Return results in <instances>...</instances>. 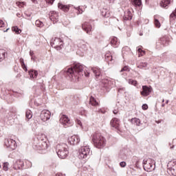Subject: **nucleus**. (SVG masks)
<instances>
[{
  "mask_svg": "<svg viewBox=\"0 0 176 176\" xmlns=\"http://www.w3.org/2000/svg\"><path fill=\"white\" fill-rule=\"evenodd\" d=\"M173 148H174V146H171V147H170V149H173Z\"/></svg>",
  "mask_w": 176,
  "mask_h": 176,
  "instance_id": "69168bd1",
  "label": "nucleus"
},
{
  "mask_svg": "<svg viewBox=\"0 0 176 176\" xmlns=\"http://www.w3.org/2000/svg\"><path fill=\"white\" fill-rule=\"evenodd\" d=\"M124 71H126V72H130V69L129 68L128 66H125V67H124L123 68H122V69L120 70V72H124Z\"/></svg>",
  "mask_w": 176,
  "mask_h": 176,
  "instance_id": "37998d69",
  "label": "nucleus"
},
{
  "mask_svg": "<svg viewBox=\"0 0 176 176\" xmlns=\"http://www.w3.org/2000/svg\"><path fill=\"white\" fill-rule=\"evenodd\" d=\"M120 121L119 120V119L114 118L111 120L110 124L114 129L119 130V127L120 126Z\"/></svg>",
  "mask_w": 176,
  "mask_h": 176,
  "instance_id": "dca6fc26",
  "label": "nucleus"
},
{
  "mask_svg": "<svg viewBox=\"0 0 176 176\" xmlns=\"http://www.w3.org/2000/svg\"><path fill=\"white\" fill-rule=\"evenodd\" d=\"M76 122L77 123V124H78V126H80L82 127V121L80 120H76Z\"/></svg>",
  "mask_w": 176,
  "mask_h": 176,
  "instance_id": "8fccbe9b",
  "label": "nucleus"
},
{
  "mask_svg": "<svg viewBox=\"0 0 176 176\" xmlns=\"http://www.w3.org/2000/svg\"><path fill=\"white\" fill-rule=\"evenodd\" d=\"M59 122L63 124V126H64V127H69V126H71V121L68 116L65 115L61 116Z\"/></svg>",
  "mask_w": 176,
  "mask_h": 176,
  "instance_id": "1a4fd4ad",
  "label": "nucleus"
},
{
  "mask_svg": "<svg viewBox=\"0 0 176 176\" xmlns=\"http://www.w3.org/2000/svg\"><path fill=\"white\" fill-rule=\"evenodd\" d=\"M25 116L26 119H28V120H30V119L32 118V111H31V110L26 111Z\"/></svg>",
  "mask_w": 176,
  "mask_h": 176,
  "instance_id": "f704fd0d",
  "label": "nucleus"
},
{
  "mask_svg": "<svg viewBox=\"0 0 176 176\" xmlns=\"http://www.w3.org/2000/svg\"><path fill=\"white\" fill-rule=\"evenodd\" d=\"M160 45H162V46H168V41H167V38H166V37H163V38H160L159 42L157 43L156 47L157 49H160V47H162V46H160Z\"/></svg>",
  "mask_w": 176,
  "mask_h": 176,
  "instance_id": "f3484780",
  "label": "nucleus"
},
{
  "mask_svg": "<svg viewBox=\"0 0 176 176\" xmlns=\"http://www.w3.org/2000/svg\"><path fill=\"white\" fill-rule=\"evenodd\" d=\"M142 109H144V111H146V109H148V104H144L142 106Z\"/></svg>",
  "mask_w": 176,
  "mask_h": 176,
  "instance_id": "a18cd8bd",
  "label": "nucleus"
},
{
  "mask_svg": "<svg viewBox=\"0 0 176 176\" xmlns=\"http://www.w3.org/2000/svg\"><path fill=\"white\" fill-rule=\"evenodd\" d=\"M138 52L139 53H141V52H142V53H145V52L142 51V50H141V48H138Z\"/></svg>",
  "mask_w": 176,
  "mask_h": 176,
  "instance_id": "864d4df0",
  "label": "nucleus"
},
{
  "mask_svg": "<svg viewBox=\"0 0 176 176\" xmlns=\"http://www.w3.org/2000/svg\"><path fill=\"white\" fill-rule=\"evenodd\" d=\"M5 145L12 151H14V149L17 148V143H16V141L12 139H6Z\"/></svg>",
  "mask_w": 176,
  "mask_h": 176,
  "instance_id": "6e6552de",
  "label": "nucleus"
},
{
  "mask_svg": "<svg viewBox=\"0 0 176 176\" xmlns=\"http://www.w3.org/2000/svg\"><path fill=\"white\" fill-rule=\"evenodd\" d=\"M29 75L30 78H32V79H36L38 76V71L34 69L30 70Z\"/></svg>",
  "mask_w": 176,
  "mask_h": 176,
  "instance_id": "393cba45",
  "label": "nucleus"
},
{
  "mask_svg": "<svg viewBox=\"0 0 176 176\" xmlns=\"http://www.w3.org/2000/svg\"><path fill=\"white\" fill-rule=\"evenodd\" d=\"M56 153L60 159H65L68 156L69 152L68 151V146L66 144H58L56 146Z\"/></svg>",
  "mask_w": 176,
  "mask_h": 176,
  "instance_id": "7ed1b4c3",
  "label": "nucleus"
},
{
  "mask_svg": "<svg viewBox=\"0 0 176 176\" xmlns=\"http://www.w3.org/2000/svg\"><path fill=\"white\" fill-rule=\"evenodd\" d=\"M77 46L80 52H86L87 50V43L83 40H78L77 41Z\"/></svg>",
  "mask_w": 176,
  "mask_h": 176,
  "instance_id": "f8f14e48",
  "label": "nucleus"
},
{
  "mask_svg": "<svg viewBox=\"0 0 176 176\" xmlns=\"http://www.w3.org/2000/svg\"><path fill=\"white\" fill-rule=\"evenodd\" d=\"M109 3H113L115 2V0H109Z\"/></svg>",
  "mask_w": 176,
  "mask_h": 176,
  "instance_id": "13d9d810",
  "label": "nucleus"
},
{
  "mask_svg": "<svg viewBox=\"0 0 176 176\" xmlns=\"http://www.w3.org/2000/svg\"><path fill=\"white\" fill-rule=\"evenodd\" d=\"M119 40H118L117 37H113L111 40V44L113 47H118V45H119Z\"/></svg>",
  "mask_w": 176,
  "mask_h": 176,
  "instance_id": "a878e982",
  "label": "nucleus"
},
{
  "mask_svg": "<svg viewBox=\"0 0 176 176\" xmlns=\"http://www.w3.org/2000/svg\"><path fill=\"white\" fill-rule=\"evenodd\" d=\"M154 24L155 25V27H157V28H160V22L159 21L158 19H155L154 20Z\"/></svg>",
  "mask_w": 176,
  "mask_h": 176,
  "instance_id": "a19ab883",
  "label": "nucleus"
},
{
  "mask_svg": "<svg viewBox=\"0 0 176 176\" xmlns=\"http://www.w3.org/2000/svg\"><path fill=\"white\" fill-rule=\"evenodd\" d=\"M91 71L94 72L96 79H100L101 78V69L98 67H92Z\"/></svg>",
  "mask_w": 176,
  "mask_h": 176,
  "instance_id": "aec40b11",
  "label": "nucleus"
},
{
  "mask_svg": "<svg viewBox=\"0 0 176 176\" xmlns=\"http://www.w3.org/2000/svg\"><path fill=\"white\" fill-rule=\"evenodd\" d=\"M113 113H114V115H117L118 114V111L114 110V111H113Z\"/></svg>",
  "mask_w": 176,
  "mask_h": 176,
  "instance_id": "4d7b16f0",
  "label": "nucleus"
},
{
  "mask_svg": "<svg viewBox=\"0 0 176 176\" xmlns=\"http://www.w3.org/2000/svg\"><path fill=\"white\" fill-rule=\"evenodd\" d=\"M2 27H5V23L0 19V28H2Z\"/></svg>",
  "mask_w": 176,
  "mask_h": 176,
  "instance_id": "09e8293b",
  "label": "nucleus"
},
{
  "mask_svg": "<svg viewBox=\"0 0 176 176\" xmlns=\"http://www.w3.org/2000/svg\"><path fill=\"white\" fill-rule=\"evenodd\" d=\"M128 82L129 85H133V86H137L138 85L137 80L133 79H129Z\"/></svg>",
  "mask_w": 176,
  "mask_h": 176,
  "instance_id": "ea45409f",
  "label": "nucleus"
},
{
  "mask_svg": "<svg viewBox=\"0 0 176 176\" xmlns=\"http://www.w3.org/2000/svg\"><path fill=\"white\" fill-rule=\"evenodd\" d=\"M50 19L54 24L58 23V13L56 11H50L49 13Z\"/></svg>",
  "mask_w": 176,
  "mask_h": 176,
  "instance_id": "ddd939ff",
  "label": "nucleus"
},
{
  "mask_svg": "<svg viewBox=\"0 0 176 176\" xmlns=\"http://www.w3.org/2000/svg\"><path fill=\"white\" fill-rule=\"evenodd\" d=\"M131 122L132 124H135V126H140L141 125V120L137 118H132L131 120Z\"/></svg>",
  "mask_w": 176,
  "mask_h": 176,
  "instance_id": "bb28decb",
  "label": "nucleus"
},
{
  "mask_svg": "<svg viewBox=\"0 0 176 176\" xmlns=\"http://www.w3.org/2000/svg\"><path fill=\"white\" fill-rule=\"evenodd\" d=\"M120 167H125L126 166V164L125 162H121L120 163Z\"/></svg>",
  "mask_w": 176,
  "mask_h": 176,
  "instance_id": "49530a36",
  "label": "nucleus"
},
{
  "mask_svg": "<svg viewBox=\"0 0 176 176\" xmlns=\"http://www.w3.org/2000/svg\"><path fill=\"white\" fill-rule=\"evenodd\" d=\"M162 102H164V99L162 100Z\"/></svg>",
  "mask_w": 176,
  "mask_h": 176,
  "instance_id": "774afa93",
  "label": "nucleus"
},
{
  "mask_svg": "<svg viewBox=\"0 0 176 176\" xmlns=\"http://www.w3.org/2000/svg\"><path fill=\"white\" fill-rule=\"evenodd\" d=\"M3 170L8 171L9 170V162H4L3 164Z\"/></svg>",
  "mask_w": 176,
  "mask_h": 176,
  "instance_id": "58836bf2",
  "label": "nucleus"
},
{
  "mask_svg": "<svg viewBox=\"0 0 176 176\" xmlns=\"http://www.w3.org/2000/svg\"><path fill=\"white\" fill-rule=\"evenodd\" d=\"M12 30L13 32H15L16 34H21V30L19 29V27L17 26L12 27Z\"/></svg>",
  "mask_w": 176,
  "mask_h": 176,
  "instance_id": "c9c22d12",
  "label": "nucleus"
},
{
  "mask_svg": "<svg viewBox=\"0 0 176 176\" xmlns=\"http://www.w3.org/2000/svg\"><path fill=\"white\" fill-rule=\"evenodd\" d=\"M91 155V151L87 146H82L78 151V158L85 160L89 159Z\"/></svg>",
  "mask_w": 176,
  "mask_h": 176,
  "instance_id": "39448f33",
  "label": "nucleus"
},
{
  "mask_svg": "<svg viewBox=\"0 0 176 176\" xmlns=\"http://www.w3.org/2000/svg\"><path fill=\"white\" fill-rule=\"evenodd\" d=\"M45 1L47 3H50V5H53V3H54V0H45Z\"/></svg>",
  "mask_w": 176,
  "mask_h": 176,
  "instance_id": "de8ad7c7",
  "label": "nucleus"
},
{
  "mask_svg": "<svg viewBox=\"0 0 176 176\" xmlns=\"http://www.w3.org/2000/svg\"><path fill=\"white\" fill-rule=\"evenodd\" d=\"M58 9H60V10H63V12H68L69 10V8H71V6L64 5L61 3H58Z\"/></svg>",
  "mask_w": 176,
  "mask_h": 176,
  "instance_id": "4be33fe9",
  "label": "nucleus"
},
{
  "mask_svg": "<svg viewBox=\"0 0 176 176\" xmlns=\"http://www.w3.org/2000/svg\"><path fill=\"white\" fill-rule=\"evenodd\" d=\"M131 2L135 6H141L142 5L141 0H131Z\"/></svg>",
  "mask_w": 176,
  "mask_h": 176,
  "instance_id": "473e14b6",
  "label": "nucleus"
},
{
  "mask_svg": "<svg viewBox=\"0 0 176 176\" xmlns=\"http://www.w3.org/2000/svg\"><path fill=\"white\" fill-rule=\"evenodd\" d=\"M19 61H20V63L23 69H24V71H25V72H27V71H28V69H27V66L25 65V63H24V59L23 58H21L19 59Z\"/></svg>",
  "mask_w": 176,
  "mask_h": 176,
  "instance_id": "2f4dec72",
  "label": "nucleus"
},
{
  "mask_svg": "<svg viewBox=\"0 0 176 176\" xmlns=\"http://www.w3.org/2000/svg\"><path fill=\"white\" fill-rule=\"evenodd\" d=\"M35 24H36V27H38L39 28H42V27H43V25H45V24H43V22H42L39 20H36L35 22Z\"/></svg>",
  "mask_w": 176,
  "mask_h": 176,
  "instance_id": "e433bc0d",
  "label": "nucleus"
},
{
  "mask_svg": "<svg viewBox=\"0 0 176 176\" xmlns=\"http://www.w3.org/2000/svg\"><path fill=\"white\" fill-rule=\"evenodd\" d=\"M132 19H133V14H131V12L129 10L126 11L124 12L123 19L125 20V21H127V20H132Z\"/></svg>",
  "mask_w": 176,
  "mask_h": 176,
  "instance_id": "5701e85b",
  "label": "nucleus"
},
{
  "mask_svg": "<svg viewBox=\"0 0 176 176\" xmlns=\"http://www.w3.org/2000/svg\"><path fill=\"white\" fill-rule=\"evenodd\" d=\"M102 16L108 19V17H111V12H109V11H107V10H104L102 11Z\"/></svg>",
  "mask_w": 176,
  "mask_h": 176,
  "instance_id": "7c9ffc66",
  "label": "nucleus"
},
{
  "mask_svg": "<svg viewBox=\"0 0 176 176\" xmlns=\"http://www.w3.org/2000/svg\"><path fill=\"white\" fill-rule=\"evenodd\" d=\"M151 93H152V88L146 85L142 86V91H140L141 96H142L143 97H148V96H149Z\"/></svg>",
  "mask_w": 176,
  "mask_h": 176,
  "instance_id": "9d476101",
  "label": "nucleus"
},
{
  "mask_svg": "<svg viewBox=\"0 0 176 176\" xmlns=\"http://www.w3.org/2000/svg\"><path fill=\"white\" fill-rule=\"evenodd\" d=\"M16 5H17L19 6V8H23L24 5H25V2H24V1H23V2L17 1L16 3Z\"/></svg>",
  "mask_w": 176,
  "mask_h": 176,
  "instance_id": "79ce46f5",
  "label": "nucleus"
},
{
  "mask_svg": "<svg viewBox=\"0 0 176 176\" xmlns=\"http://www.w3.org/2000/svg\"><path fill=\"white\" fill-rule=\"evenodd\" d=\"M37 140L38 143H34L33 148L34 149H38V150H46L49 148V144L47 142V139L46 138V135L45 134H41V136L37 138Z\"/></svg>",
  "mask_w": 176,
  "mask_h": 176,
  "instance_id": "f03ea898",
  "label": "nucleus"
},
{
  "mask_svg": "<svg viewBox=\"0 0 176 176\" xmlns=\"http://www.w3.org/2000/svg\"><path fill=\"white\" fill-rule=\"evenodd\" d=\"M9 31V28L6 29V30L4 31V32H8Z\"/></svg>",
  "mask_w": 176,
  "mask_h": 176,
  "instance_id": "052dcab7",
  "label": "nucleus"
},
{
  "mask_svg": "<svg viewBox=\"0 0 176 176\" xmlns=\"http://www.w3.org/2000/svg\"><path fill=\"white\" fill-rule=\"evenodd\" d=\"M84 74L87 78H89V76H90V73L88 72H84Z\"/></svg>",
  "mask_w": 176,
  "mask_h": 176,
  "instance_id": "603ef678",
  "label": "nucleus"
},
{
  "mask_svg": "<svg viewBox=\"0 0 176 176\" xmlns=\"http://www.w3.org/2000/svg\"><path fill=\"white\" fill-rule=\"evenodd\" d=\"M160 5L162 8H167L170 5V0H162Z\"/></svg>",
  "mask_w": 176,
  "mask_h": 176,
  "instance_id": "c756f323",
  "label": "nucleus"
},
{
  "mask_svg": "<svg viewBox=\"0 0 176 176\" xmlns=\"http://www.w3.org/2000/svg\"><path fill=\"white\" fill-rule=\"evenodd\" d=\"M82 30L87 32V34L90 35L91 34V25L88 22H85L82 24Z\"/></svg>",
  "mask_w": 176,
  "mask_h": 176,
  "instance_id": "6ab92c4d",
  "label": "nucleus"
},
{
  "mask_svg": "<svg viewBox=\"0 0 176 176\" xmlns=\"http://www.w3.org/2000/svg\"><path fill=\"white\" fill-rule=\"evenodd\" d=\"M105 60L107 63H108L109 64H112L113 63L112 61L115 60V56H113V54L111 52H107L105 54Z\"/></svg>",
  "mask_w": 176,
  "mask_h": 176,
  "instance_id": "a211bd4d",
  "label": "nucleus"
},
{
  "mask_svg": "<svg viewBox=\"0 0 176 176\" xmlns=\"http://www.w3.org/2000/svg\"><path fill=\"white\" fill-rule=\"evenodd\" d=\"M135 165L138 166V161L136 162Z\"/></svg>",
  "mask_w": 176,
  "mask_h": 176,
  "instance_id": "680f3d73",
  "label": "nucleus"
},
{
  "mask_svg": "<svg viewBox=\"0 0 176 176\" xmlns=\"http://www.w3.org/2000/svg\"><path fill=\"white\" fill-rule=\"evenodd\" d=\"M50 45L52 47H54L56 50H61L64 47V41L63 38L55 37L51 40Z\"/></svg>",
  "mask_w": 176,
  "mask_h": 176,
  "instance_id": "0eeeda50",
  "label": "nucleus"
},
{
  "mask_svg": "<svg viewBox=\"0 0 176 176\" xmlns=\"http://www.w3.org/2000/svg\"><path fill=\"white\" fill-rule=\"evenodd\" d=\"M32 60H34V56H32Z\"/></svg>",
  "mask_w": 176,
  "mask_h": 176,
  "instance_id": "338daca9",
  "label": "nucleus"
},
{
  "mask_svg": "<svg viewBox=\"0 0 176 176\" xmlns=\"http://www.w3.org/2000/svg\"><path fill=\"white\" fill-rule=\"evenodd\" d=\"M74 9H75L76 10H77V14H82L83 13V12H85V10H83V6H73Z\"/></svg>",
  "mask_w": 176,
  "mask_h": 176,
  "instance_id": "c85d7f7f",
  "label": "nucleus"
},
{
  "mask_svg": "<svg viewBox=\"0 0 176 176\" xmlns=\"http://www.w3.org/2000/svg\"><path fill=\"white\" fill-rule=\"evenodd\" d=\"M89 102L94 106L98 105V102H97V100H96V98H94V97L93 96H91L89 99Z\"/></svg>",
  "mask_w": 176,
  "mask_h": 176,
  "instance_id": "72a5a7b5",
  "label": "nucleus"
},
{
  "mask_svg": "<svg viewBox=\"0 0 176 176\" xmlns=\"http://www.w3.org/2000/svg\"><path fill=\"white\" fill-rule=\"evenodd\" d=\"M7 56H8V52H6V50L3 49H0V63L1 61H3V60L6 58Z\"/></svg>",
  "mask_w": 176,
  "mask_h": 176,
  "instance_id": "b1692460",
  "label": "nucleus"
},
{
  "mask_svg": "<svg viewBox=\"0 0 176 176\" xmlns=\"http://www.w3.org/2000/svg\"><path fill=\"white\" fill-rule=\"evenodd\" d=\"M165 104L164 103H163L162 104V107H165Z\"/></svg>",
  "mask_w": 176,
  "mask_h": 176,
  "instance_id": "e2e57ef3",
  "label": "nucleus"
},
{
  "mask_svg": "<svg viewBox=\"0 0 176 176\" xmlns=\"http://www.w3.org/2000/svg\"><path fill=\"white\" fill-rule=\"evenodd\" d=\"M31 1H32V2L33 3H35V4L38 3V1L37 0H31Z\"/></svg>",
  "mask_w": 176,
  "mask_h": 176,
  "instance_id": "6e6d98bb",
  "label": "nucleus"
},
{
  "mask_svg": "<svg viewBox=\"0 0 176 176\" xmlns=\"http://www.w3.org/2000/svg\"><path fill=\"white\" fill-rule=\"evenodd\" d=\"M171 164H173V162H170L168 164V174H171L173 176H176V168L175 166L173 167H170L171 166Z\"/></svg>",
  "mask_w": 176,
  "mask_h": 176,
  "instance_id": "412c9836",
  "label": "nucleus"
},
{
  "mask_svg": "<svg viewBox=\"0 0 176 176\" xmlns=\"http://www.w3.org/2000/svg\"><path fill=\"white\" fill-rule=\"evenodd\" d=\"M156 123H157V124H159V123H162V120H157L155 121Z\"/></svg>",
  "mask_w": 176,
  "mask_h": 176,
  "instance_id": "bf43d9fd",
  "label": "nucleus"
},
{
  "mask_svg": "<svg viewBox=\"0 0 176 176\" xmlns=\"http://www.w3.org/2000/svg\"><path fill=\"white\" fill-rule=\"evenodd\" d=\"M30 56H31V57L34 56V52L33 51L30 52Z\"/></svg>",
  "mask_w": 176,
  "mask_h": 176,
  "instance_id": "5fc2aeb1",
  "label": "nucleus"
},
{
  "mask_svg": "<svg viewBox=\"0 0 176 176\" xmlns=\"http://www.w3.org/2000/svg\"><path fill=\"white\" fill-rule=\"evenodd\" d=\"M23 167H24V162L21 160H18L14 164V170H23Z\"/></svg>",
  "mask_w": 176,
  "mask_h": 176,
  "instance_id": "2eb2a0df",
  "label": "nucleus"
},
{
  "mask_svg": "<svg viewBox=\"0 0 176 176\" xmlns=\"http://www.w3.org/2000/svg\"><path fill=\"white\" fill-rule=\"evenodd\" d=\"M92 141L94 144V146L99 149L105 146V138L101 135V133H94L92 138Z\"/></svg>",
  "mask_w": 176,
  "mask_h": 176,
  "instance_id": "20e7f679",
  "label": "nucleus"
},
{
  "mask_svg": "<svg viewBox=\"0 0 176 176\" xmlns=\"http://www.w3.org/2000/svg\"><path fill=\"white\" fill-rule=\"evenodd\" d=\"M175 19H176V8L170 14V16H169L170 23H174V20H175Z\"/></svg>",
  "mask_w": 176,
  "mask_h": 176,
  "instance_id": "cd10ccee",
  "label": "nucleus"
},
{
  "mask_svg": "<svg viewBox=\"0 0 176 176\" xmlns=\"http://www.w3.org/2000/svg\"><path fill=\"white\" fill-rule=\"evenodd\" d=\"M40 118L43 122H47L50 119V112L49 110H43L40 114Z\"/></svg>",
  "mask_w": 176,
  "mask_h": 176,
  "instance_id": "9b49d317",
  "label": "nucleus"
},
{
  "mask_svg": "<svg viewBox=\"0 0 176 176\" xmlns=\"http://www.w3.org/2000/svg\"><path fill=\"white\" fill-rule=\"evenodd\" d=\"M84 69H85V66H83V65L80 63H77L74 65L73 67L68 68L66 70V72L70 78H74H74H76L78 75H79L80 76H83Z\"/></svg>",
  "mask_w": 176,
  "mask_h": 176,
  "instance_id": "f257e3e1",
  "label": "nucleus"
},
{
  "mask_svg": "<svg viewBox=\"0 0 176 176\" xmlns=\"http://www.w3.org/2000/svg\"><path fill=\"white\" fill-rule=\"evenodd\" d=\"M147 67H148V63H142L138 66V68H140V69H142L144 68H146Z\"/></svg>",
  "mask_w": 176,
  "mask_h": 176,
  "instance_id": "4c0bfd02",
  "label": "nucleus"
},
{
  "mask_svg": "<svg viewBox=\"0 0 176 176\" xmlns=\"http://www.w3.org/2000/svg\"><path fill=\"white\" fill-rule=\"evenodd\" d=\"M124 50H130V48L129 47H124L122 48V53L124 54L126 52H124Z\"/></svg>",
  "mask_w": 176,
  "mask_h": 176,
  "instance_id": "3c124183",
  "label": "nucleus"
},
{
  "mask_svg": "<svg viewBox=\"0 0 176 176\" xmlns=\"http://www.w3.org/2000/svg\"><path fill=\"white\" fill-rule=\"evenodd\" d=\"M166 104H168V100L166 101Z\"/></svg>",
  "mask_w": 176,
  "mask_h": 176,
  "instance_id": "0e129e2a",
  "label": "nucleus"
},
{
  "mask_svg": "<svg viewBox=\"0 0 176 176\" xmlns=\"http://www.w3.org/2000/svg\"><path fill=\"white\" fill-rule=\"evenodd\" d=\"M155 164L156 162L155 160L149 158L147 160H143V168L145 171H153L155 168Z\"/></svg>",
  "mask_w": 176,
  "mask_h": 176,
  "instance_id": "423d86ee",
  "label": "nucleus"
},
{
  "mask_svg": "<svg viewBox=\"0 0 176 176\" xmlns=\"http://www.w3.org/2000/svg\"><path fill=\"white\" fill-rule=\"evenodd\" d=\"M69 142L71 145H78L80 142V138L78 135H73L69 138Z\"/></svg>",
  "mask_w": 176,
  "mask_h": 176,
  "instance_id": "4468645a",
  "label": "nucleus"
},
{
  "mask_svg": "<svg viewBox=\"0 0 176 176\" xmlns=\"http://www.w3.org/2000/svg\"><path fill=\"white\" fill-rule=\"evenodd\" d=\"M26 164H27V166H28V167L30 168H31V167H32V163L31 162H30V161H26Z\"/></svg>",
  "mask_w": 176,
  "mask_h": 176,
  "instance_id": "c03bdc74",
  "label": "nucleus"
}]
</instances>
